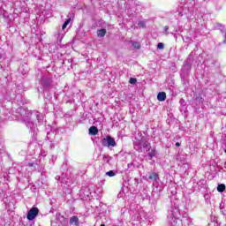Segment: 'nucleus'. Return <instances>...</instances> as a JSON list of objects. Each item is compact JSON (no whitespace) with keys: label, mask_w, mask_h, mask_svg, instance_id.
<instances>
[{"label":"nucleus","mask_w":226,"mask_h":226,"mask_svg":"<svg viewBox=\"0 0 226 226\" xmlns=\"http://www.w3.org/2000/svg\"><path fill=\"white\" fill-rule=\"evenodd\" d=\"M181 211H179V207L175 206L168 211V222L172 226H181Z\"/></svg>","instance_id":"obj_1"},{"label":"nucleus","mask_w":226,"mask_h":226,"mask_svg":"<svg viewBox=\"0 0 226 226\" xmlns=\"http://www.w3.org/2000/svg\"><path fill=\"white\" fill-rule=\"evenodd\" d=\"M36 118L38 123L41 124L43 123V115L41 114L38 111H34V113H31L27 111L26 113L25 118H23V121L25 122V124L27 126V128L33 129V126H34V122H33V119Z\"/></svg>","instance_id":"obj_2"},{"label":"nucleus","mask_w":226,"mask_h":226,"mask_svg":"<svg viewBox=\"0 0 226 226\" xmlns=\"http://www.w3.org/2000/svg\"><path fill=\"white\" fill-rule=\"evenodd\" d=\"M102 146H105L106 147H116V139L110 136H107L102 139Z\"/></svg>","instance_id":"obj_3"},{"label":"nucleus","mask_w":226,"mask_h":226,"mask_svg":"<svg viewBox=\"0 0 226 226\" xmlns=\"http://www.w3.org/2000/svg\"><path fill=\"white\" fill-rule=\"evenodd\" d=\"M39 214H40V210L38 209V207H34L28 211L26 218L31 222L34 220V218H36Z\"/></svg>","instance_id":"obj_4"},{"label":"nucleus","mask_w":226,"mask_h":226,"mask_svg":"<svg viewBox=\"0 0 226 226\" xmlns=\"http://www.w3.org/2000/svg\"><path fill=\"white\" fill-rule=\"evenodd\" d=\"M193 6H195V0H186L184 8L192 13L193 11Z\"/></svg>","instance_id":"obj_5"},{"label":"nucleus","mask_w":226,"mask_h":226,"mask_svg":"<svg viewBox=\"0 0 226 226\" xmlns=\"http://www.w3.org/2000/svg\"><path fill=\"white\" fill-rule=\"evenodd\" d=\"M69 225L80 226V222H79V217L76 215L72 216L69 221Z\"/></svg>","instance_id":"obj_6"},{"label":"nucleus","mask_w":226,"mask_h":226,"mask_svg":"<svg viewBox=\"0 0 226 226\" xmlns=\"http://www.w3.org/2000/svg\"><path fill=\"white\" fill-rule=\"evenodd\" d=\"M157 100L158 102H165V100H167V94H165V92H160L157 94Z\"/></svg>","instance_id":"obj_7"},{"label":"nucleus","mask_w":226,"mask_h":226,"mask_svg":"<svg viewBox=\"0 0 226 226\" xmlns=\"http://www.w3.org/2000/svg\"><path fill=\"white\" fill-rule=\"evenodd\" d=\"M105 34H107V30H105V29L97 30V36L99 38H103V36H105Z\"/></svg>","instance_id":"obj_8"},{"label":"nucleus","mask_w":226,"mask_h":226,"mask_svg":"<svg viewBox=\"0 0 226 226\" xmlns=\"http://www.w3.org/2000/svg\"><path fill=\"white\" fill-rule=\"evenodd\" d=\"M89 134L90 135H97L98 134V128H96V126H91L89 128Z\"/></svg>","instance_id":"obj_9"},{"label":"nucleus","mask_w":226,"mask_h":226,"mask_svg":"<svg viewBox=\"0 0 226 226\" xmlns=\"http://www.w3.org/2000/svg\"><path fill=\"white\" fill-rule=\"evenodd\" d=\"M148 178H150L152 181H158V179H159L158 173L153 172V173L148 177Z\"/></svg>","instance_id":"obj_10"},{"label":"nucleus","mask_w":226,"mask_h":226,"mask_svg":"<svg viewBox=\"0 0 226 226\" xmlns=\"http://www.w3.org/2000/svg\"><path fill=\"white\" fill-rule=\"evenodd\" d=\"M225 185L223 184H221L217 186V191L220 192L221 193L225 192Z\"/></svg>","instance_id":"obj_11"},{"label":"nucleus","mask_w":226,"mask_h":226,"mask_svg":"<svg viewBox=\"0 0 226 226\" xmlns=\"http://www.w3.org/2000/svg\"><path fill=\"white\" fill-rule=\"evenodd\" d=\"M148 156H149L150 160H152V158H154V156H156V150L152 149V150L148 153Z\"/></svg>","instance_id":"obj_12"},{"label":"nucleus","mask_w":226,"mask_h":226,"mask_svg":"<svg viewBox=\"0 0 226 226\" xmlns=\"http://www.w3.org/2000/svg\"><path fill=\"white\" fill-rule=\"evenodd\" d=\"M70 22H72V19H68L65 20V22L63 24L62 26V29L64 30L65 27H68V25L70 24Z\"/></svg>","instance_id":"obj_13"},{"label":"nucleus","mask_w":226,"mask_h":226,"mask_svg":"<svg viewBox=\"0 0 226 226\" xmlns=\"http://www.w3.org/2000/svg\"><path fill=\"white\" fill-rule=\"evenodd\" d=\"M106 176H109V177H114V176H116V172H114V170H109L106 172Z\"/></svg>","instance_id":"obj_14"},{"label":"nucleus","mask_w":226,"mask_h":226,"mask_svg":"<svg viewBox=\"0 0 226 226\" xmlns=\"http://www.w3.org/2000/svg\"><path fill=\"white\" fill-rule=\"evenodd\" d=\"M132 47H134V49H140V43L137 42V41H133L132 42Z\"/></svg>","instance_id":"obj_15"},{"label":"nucleus","mask_w":226,"mask_h":226,"mask_svg":"<svg viewBox=\"0 0 226 226\" xmlns=\"http://www.w3.org/2000/svg\"><path fill=\"white\" fill-rule=\"evenodd\" d=\"M138 26L139 27H146V21H139Z\"/></svg>","instance_id":"obj_16"},{"label":"nucleus","mask_w":226,"mask_h":226,"mask_svg":"<svg viewBox=\"0 0 226 226\" xmlns=\"http://www.w3.org/2000/svg\"><path fill=\"white\" fill-rule=\"evenodd\" d=\"M164 47L165 45L163 44V42H159L157 44V49H159L160 50H162Z\"/></svg>","instance_id":"obj_17"},{"label":"nucleus","mask_w":226,"mask_h":226,"mask_svg":"<svg viewBox=\"0 0 226 226\" xmlns=\"http://www.w3.org/2000/svg\"><path fill=\"white\" fill-rule=\"evenodd\" d=\"M129 82H130L131 84H137V79H135V78H131V79H129Z\"/></svg>","instance_id":"obj_18"},{"label":"nucleus","mask_w":226,"mask_h":226,"mask_svg":"<svg viewBox=\"0 0 226 226\" xmlns=\"http://www.w3.org/2000/svg\"><path fill=\"white\" fill-rule=\"evenodd\" d=\"M56 181H62V183H66L61 177L56 176Z\"/></svg>","instance_id":"obj_19"},{"label":"nucleus","mask_w":226,"mask_h":226,"mask_svg":"<svg viewBox=\"0 0 226 226\" xmlns=\"http://www.w3.org/2000/svg\"><path fill=\"white\" fill-rule=\"evenodd\" d=\"M128 169H132L133 167V162H130L127 165Z\"/></svg>","instance_id":"obj_20"},{"label":"nucleus","mask_w":226,"mask_h":226,"mask_svg":"<svg viewBox=\"0 0 226 226\" xmlns=\"http://www.w3.org/2000/svg\"><path fill=\"white\" fill-rule=\"evenodd\" d=\"M28 167H36V164L32 163V162H28Z\"/></svg>","instance_id":"obj_21"},{"label":"nucleus","mask_w":226,"mask_h":226,"mask_svg":"<svg viewBox=\"0 0 226 226\" xmlns=\"http://www.w3.org/2000/svg\"><path fill=\"white\" fill-rule=\"evenodd\" d=\"M169 31V26H164V32L167 33Z\"/></svg>","instance_id":"obj_22"},{"label":"nucleus","mask_w":226,"mask_h":226,"mask_svg":"<svg viewBox=\"0 0 226 226\" xmlns=\"http://www.w3.org/2000/svg\"><path fill=\"white\" fill-rule=\"evenodd\" d=\"M175 146H176V147H179L181 146V143L177 142V143L175 144Z\"/></svg>","instance_id":"obj_23"},{"label":"nucleus","mask_w":226,"mask_h":226,"mask_svg":"<svg viewBox=\"0 0 226 226\" xmlns=\"http://www.w3.org/2000/svg\"><path fill=\"white\" fill-rule=\"evenodd\" d=\"M224 43H226V33L224 34V41H223Z\"/></svg>","instance_id":"obj_24"},{"label":"nucleus","mask_w":226,"mask_h":226,"mask_svg":"<svg viewBox=\"0 0 226 226\" xmlns=\"http://www.w3.org/2000/svg\"><path fill=\"white\" fill-rule=\"evenodd\" d=\"M0 59H3V55L0 53Z\"/></svg>","instance_id":"obj_25"},{"label":"nucleus","mask_w":226,"mask_h":226,"mask_svg":"<svg viewBox=\"0 0 226 226\" xmlns=\"http://www.w3.org/2000/svg\"><path fill=\"white\" fill-rule=\"evenodd\" d=\"M224 169L226 170V162H224Z\"/></svg>","instance_id":"obj_26"},{"label":"nucleus","mask_w":226,"mask_h":226,"mask_svg":"<svg viewBox=\"0 0 226 226\" xmlns=\"http://www.w3.org/2000/svg\"><path fill=\"white\" fill-rule=\"evenodd\" d=\"M49 17H52V13L49 12Z\"/></svg>","instance_id":"obj_27"},{"label":"nucleus","mask_w":226,"mask_h":226,"mask_svg":"<svg viewBox=\"0 0 226 226\" xmlns=\"http://www.w3.org/2000/svg\"><path fill=\"white\" fill-rule=\"evenodd\" d=\"M100 226H105V224H101Z\"/></svg>","instance_id":"obj_28"}]
</instances>
